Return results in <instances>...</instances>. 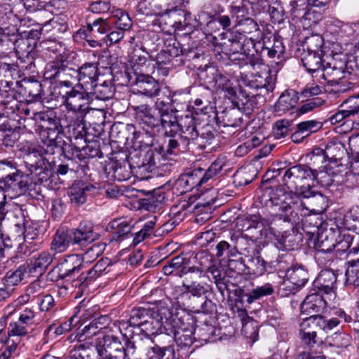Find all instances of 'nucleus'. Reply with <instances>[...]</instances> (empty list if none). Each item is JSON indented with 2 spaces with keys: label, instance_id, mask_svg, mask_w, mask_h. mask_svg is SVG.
<instances>
[{
  "label": "nucleus",
  "instance_id": "1",
  "mask_svg": "<svg viewBox=\"0 0 359 359\" xmlns=\"http://www.w3.org/2000/svg\"><path fill=\"white\" fill-rule=\"evenodd\" d=\"M258 40L254 36H248L239 32L233 39L232 49L234 52L249 56L245 67L248 69H252L250 73L251 76L255 78L256 88H264L269 90L273 88L270 83L271 77L269 67L262 62L261 56L257 53Z\"/></svg>",
  "mask_w": 359,
  "mask_h": 359
},
{
  "label": "nucleus",
  "instance_id": "2",
  "mask_svg": "<svg viewBox=\"0 0 359 359\" xmlns=\"http://www.w3.org/2000/svg\"><path fill=\"white\" fill-rule=\"evenodd\" d=\"M154 107L158 111L159 133L163 131L168 137H175L183 128L184 138L196 139L198 137L196 122L192 116L187 115L178 118V111L172 108L171 102L160 99H157Z\"/></svg>",
  "mask_w": 359,
  "mask_h": 359
},
{
  "label": "nucleus",
  "instance_id": "3",
  "mask_svg": "<svg viewBox=\"0 0 359 359\" xmlns=\"http://www.w3.org/2000/svg\"><path fill=\"white\" fill-rule=\"evenodd\" d=\"M269 199L267 205L271 207L276 213H279L284 221L297 224L299 223V211L304 203L298 194L292 191L286 192L281 187L270 189L266 191Z\"/></svg>",
  "mask_w": 359,
  "mask_h": 359
},
{
  "label": "nucleus",
  "instance_id": "4",
  "mask_svg": "<svg viewBox=\"0 0 359 359\" xmlns=\"http://www.w3.org/2000/svg\"><path fill=\"white\" fill-rule=\"evenodd\" d=\"M284 172L283 177V184L291 191H294L295 194H311L309 182L314 180L316 172L305 165L292 166L287 170L278 169L273 170L271 178L276 177L277 175Z\"/></svg>",
  "mask_w": 359,
  "mask_h": 359
},
{
  "label": "nucleus",
  "instance_id": "5",
  "mask_svg": "<svg viewBox=\"0 0 359 359\" xmlns=\"http://www.w3.org/2000/svg\"><path fill=\"white\" fill-rule=\"evenodd\" d=\"M63 98L67 108L76 114L77 120L74 124L77 126V128H74V130H77L78 135L82 138L86 133L83 118L92 97L85 90L79 91L73 88L67 92Z\"/></svg>",
  "mask_w": 359,
  "mask_h": 359
},
{
  "label": "nucleus",
  "instance_id": "6",
  "mask_svg": "<svg viewBox=\"0 0 359 359\" xmlns=\"http://www.w3.org/2000/svg\"><path fill=\"white\" fill-rule=\"evenodd\" d=\"M163 0H139L137 5V11L140 14L145 15H160L163 14H169L175 19L172 26L175 29H183L186 26L187 17L190 16L189 14L185 13L182 11H177L173 9H169L165 5H163Z\"/></svg>",
  "mask_w": 359,
  "mask_h": 359
},
{
  "label": "nucleus",
  "instance_id": "7",
  "mask_svg": "<svg viewBox=\"0 0 359 359\" xmlns=\"http://www.w3.org/2000/svg\"><path fill=\"white\" fill-rule=\"evenodd\" d=\"M348 57L341 54H334L332 55L331 61H327L325 66H323L320 78L330 83L337 85L335 92H344L346 88H342L339 86V81L345 78L346 74H351V72L347 71Z\"/></svg>",
  "mask_w": 359,
  "mask_h": 359
},
{
  "label": "nucleus",
  "instance_id": "8",
  "mask_svg": "<svg viewBox=\"0 0 359 359\" xmlns=\"http://www.w3.org/2000/svg\"><path fill=\"white\" fill-rule=\"evenodd\" d=\"M173 316L167 308H162L157 312L152 311L140 330L146 335H154L163 331L168 334V327L172 325Z\"/></svg>",
  "mask_w": 359,
  "mask_h": 359
},
{
  "label": "nucleus",
  "instance_id": "9",
  "mask_svg": "<svg viewBox=\"0 0 359 359\" xmlns=\"http://www.w3.org/2000/svg\"><path fill=\"white\" fill-rule=\"evenodd\" d=\"M171 323L168 334L173 335L177 346L182 350L189 349L194 341L193 327L181 322L176 316H173Z\"/></svg>",
  "mask_w": 359,
  "mask_h": 359
},
{
  "label": "nucleus",
  "instance_id": "10",
  "mask_svg": "<svg viewBox=\"0 0 359 359\" xmlns=\"http://www.w3.org/2000/svg\"><path fill=\"white\" fill-rule=\"evenodd\" d=\"M111 265V261L108 258H102L100 259L92 269L86 273H82L76 278L73 280L72 287L78 288L77 294L83 293L88 286L95 281L98 277L103 273H107V269Z\"/></svg>",
  "mask_w": 359,
  "mask_h": 359
},
{
  "label": "nucleus",
  "instance_id": "11",
  "mask_svg": "<svg viewBox=\"0 0 359 359\" xmlns=\"http://www.w3.org/2000/svg\"><path fill=\"white\" fill-rule=\"evenodd\" d=\"M149 53L144 46L135 48L130 55V72H126L129 78V74L133 78L145 74H153L155 70V65L153 60H149Z\"/></svg>",
  "mask_w": 359,
  "mask_h": 359
},
{
  "label": "nucleus",
  "instance_id": "12",
  "mask_svg": "<svg viewBox=\"0 0 359 359\" xmlns=\"http://www.w3.org/2000/svg\"><path fill=\"white\" fill-rule=\"evenodd\" d=\"M323 317L319 315H311L306 318L300 323V336L302 342L309 346H313L318 343L317 333L323 330Z\"/></svg>",
  "mask_w": 359,
  "mask_h": 359
},
{
  "label": "nucleus",
  "instance_id": "13",
  "mask_svg": "<svg viewBox=\"0 0 359 359\" xmlns=\"http://www.w3.org/2000/svg\"><path fill=\"white\" fill-rule=\"evenodd\" d=\"M136 119L147 133L155 135L159 133L158 111L149 105L142 104L135 109Z\"/></svg>",
  "mask_w": 359,
  "mask_h": 359
},
{
  "label": "nucleus",
  "instance_id": "14",
  "mask_svg": "<svg viewBox=\"0 0 359 359\" xmlns=\"http://www.w3.org/2000/svg\"><path fill=\"white\" fill-rule=\"evenodd\" d=\"M151 74L139 75L133 78L129 74L128 82L134 86L137 94L151 98L158 95L161 88L159 83L154 79Z\"/></svg>",
  "mask_w": 359,
  "mask_h": 359
},
{
  "label": "nucleus",
  "instance_id": "15",
  "mask_svg": "<svg viewBox=\"0 0 359 359\" xmlns=\"http://www.w3.org/2000/svg\"><path fill=\"white\" fill-rule=\"evenodd\" d=\"M311 194H300L302 202L304 203L302 210L299 211V222L302 217L309 212L320 214L324 212L327 208V200L325 196L320 193H316L310 189Z\"/></svg>",
  "mask_w": 359,
  "mask_h": 359
},
{
  "label": "nucleus",
  "instance_id": "16",
  "mask_svg": "<svg viewBox=\"0 0 359 359\" xmlns=\"http://www.w3.org/2000/svg\"><path fill=\"white\" fill-rule=\"evenodd\" d=\"M82 268L81 257L79 255L74 254L61 259L52 271L57 273L58 279H65L79 273Z\"/></svg>",
  "mask_w": 359,
  "mask_h": 359
},
{
  "label": "nucleus",
  "instance_id": "17",
  "mask_svg": "<svg viewBox=\"0 0 359 359\" xmlns=\"http://www.w3.org/2000/svg\"><path fill=\"white\" fill-rule=\"evenodd\" d=\"M96 343L97 351L102 359L105 357L114 355H123L124 346L117 337L113 335L102 334V337H97Z\"/></svg>",
  "mask_w": 359,
  "mask_h": 359
},
{
  "label": "nucleus",
  "instance_id": "18",
  "mask_svg": "<svg viewBox=\"0 0 359 359\" xmlns=\"http://www.w3.org/2000/svg\"><path fill=\"white\" fill-rule=\"evenodd\" d=\"M73 244L84 246L90 244L100 237L99 233L94 231L93 224L89 222L80 223L76 229H70Z\"/></svg>",
  "mask_w": 359,
  "mask_h": 359
},
{
  "label": "nucleus",
  "instance_id": "19",
  "mask_svg": "<svg viewBox=\"0 0 359 359\" xmlns=\"http://www.w3.org/2000/svg\"><path fill=\"white\" fill-rule=\"evenodd\" d=\"M76 70L79 83L83 90L88 91L95 83L100 81L96 63L86 62Z\"/></svg>",
  "mask_w": 359,
  "mask_h": 359
},
{
  "label": "nucleus",
  "instance_id": "20",
  "mask_svg": "<svg viewBox=\"0 0 359 359\" xmlns=\"http://www.w3.org/2000/svg\"><path fill=\"white\" fill-rule=\"evenodd\" d=\"M51 126H42L40 137L43 142V147L46 154H54L60 151L61 147L57 144V139L60 133L56 123H50Z\"/></svg>",
  "mask_w": 359,
  "mask_h": 359
},
{
  "label": "nucleus",
  "instance_id": "21",
  "mask_svg": "<svg viewBox=\"0 0 359 359\" xmlns=\"http://www.w3.org/2000/svg\"><path fill=\"white\" fill-rule=\"evenodd\" d=\"M55 255L48 251L41 252L36 257L33 258L28 264V275L38 276L42 275L48 266L53 262Z\"/></svg>",
  "mask_w": 359,
  "mask_h": 359
},
{
  "label": "nucleus",
  "instance_id": "22",
  "mask_svg": "<svg viewBox=\"0 0 359 359\" xmlns=\"http://www.w3.org/2000/svg\"><path fill=\"white\" fill-rule=\"evenodd\" d=\"M326 60L322 53L304 52L302 53V62L308 72L311 74H322Z\"/></svg>",
  "mask_w": 359,
  "mask_h": 359
},
{
  "label": "nucleus",
  "instance_id": "23",
  "mask_svg": "<svg viewBox=\"0 0 359 359\" xmlns=\"http://www.w3.org/2000/svg\"><path fill=\"white\" fill-rule=\"evenodd\" d=\"M326 301L319 292L307 295L301 305L302 313L311 315L323 311L326 308Z\"/></svg>",
  "mask_w": 359,
  "mask_h": 359
},
{
  "label": "nucleus",
  "instance_id": "24",
  "mask_svg": "<svg viewBox=\"0 0 359 359\" xmlns=\"http://www.w3.org/2000/svg\"><path fill=\"white\" fill-rule=\"evenodd\" d=\"M286 276L289 283H285L287 287L292 285V292L303 287L309 279L308 273L302 266H294L286 270Z\"/></svg>",
  "mask_w": 359,
  "mask_h": 359
},
{
  "label": "nucleus",
  "instance_id": "25",
  "mask_svg": "<svg viewBox=\"0 0 359 359\" xmlns=\"http://www.w3.org/2000/svg\"><path fill=\"white\" fill-rule=\"evenodd\" d=\"M185 53L182 44L176 39H170L165 43V47L158 53L156 60L159 63H169L172 58Z\"/></svg>",
  "mask_w": 359,
  "mask_h": 359
},
{
  "label": "nucleus",
  "instance_id": "26",
  "mask_svg": "<svg viewBox=\"0 0 359 359\" xmlns=\"http://www.w3.org/2000/svg\"><path fill=\"white\" fill-rule=\"evenodd\" d=\"M336 282L337 276L334 271L330 269H325L320 271L313 283L314 286L318 287V292L329 294L333 291Z\"/></svg>",
  "mask_w": 359,
  "mask_h": 359
},
{
  "label": "nucleus",
  "instance_id": "27",
  "mask_svg": "<svg viewBox=\"0 0 359 359\" xmlns=\"http://www.w3.org/2000/svg\"><path fill=\"white\" fill-rule=\"evenodd\" d=\"M299 94L294 90H287L279 97L275 104V110L277 112L285 113L293 109L299 100Z\"/></svg>",
  "mask_w": 359,
  "mask_h": 359
},
{
  "label": "nucleus",
  "instance_id": "28",
  "mask_svg": "<svg viewBox=\"0 0 359 359\" xmlns=\"http://www.w3.org/2000/svg\"><path fill=\"white\" fill-rule=\"evenodd\" d=\"M348 145L351 150L350 168L356 181L359 180V133L349 137Z\"/></svg>",
  "mask_w": 359,
  "mask_h": 359
},
{
  "label": "nucleus",
  "instance_id": "29",
  "mask_svg": "<svg viewBox=\"0 0 359 359\" xmlns=\"http://www.w3.org/2000/svg\"><path fill=\"white\" fill-rule=\"evenodd\" d=\"M115 88L111 81H102L95 83L92 89L88 90L90 97L94 96L97 100H106L111 98L114 94Z\"/></svg>",
  "mask_w": 359,
  "mask_h": 359
},
{
  "label": "nucleus",
  "instance_id": "30",
  "mask_svg": "<svg viewBox=\"0 0 359 359\" xmlns=\"http://www.w3.org/2000/svg\"><path fill=\"white\" fill-rule=\"evenodd\" d=\"M72 243L70 230H65L63 228L57 229L51 243V250L55 252L61 253L65 252L69 245Z\"/></svg>",
  "mask_w": 359,
  "mask_h": 359
},
{
  "label": "nucleus",
  "instance_id": "31",
  "mask_svg": "<svg viewBox=\"0 0 359 359\" xmlns=\"http://www.w3.org/2000/svg\"><path fill=\"white\" fill-rule=\"evenodd\" d=\"M93 189V187L83 183H74L69 191L72 203L76 205L83 204L86 201L87 193Z\"/></svg>",
  "mask_w": 359,
  "mask_h": 359
},
{
  "label": "nucleus",
  "instance_id": "32",
  "mask_svg": "<svg viewBox=\"0 0 359 359\" xmlns=\"http://www.w3.org/2000/svg\"><path fill=\"white\" fill-rule=\"evenodd\" d=\"M84 247L83 252L79 255L82 259V262L90 263L102 255L105 250L106 245L104 243L98 242L87 244Z\"/></svg>",
  "mask_w": 359,
  "mask_h": 359
},
{
  "label": "nucleus",
  "instance_id": "33",
  "mask_svg": "<svg viewBox=\"0 0 359 359\" xmlns=\"http://www.w3.org/2000/svg\"><path fill=\"white\" fill-rule=\"evenodd\" d=\"M182 135L185 134L183 133V128H181L175 137H170L167 147V152L168 154H175L177 149L180 150V147L186 149L191 142L196 140V139L184 138ZM198 138V137L196 140Z\"/></svg>",
  "mask_w": 359,
  "mask_h": 359
},
{
  "label": "nucleus",
  "instance_id": "34",
  "mask_svg": "<svg viewBox=\"0 0 359 359\" xmlns=\"http://www.w3.org/2000/svg\"><path fill=\"white\" fill-rule=\"evenodd\" d=\"M111 229H114L113 238L114 240H121L130 233L133 225L128 221L123 219H116L110 223Z\"/></svg>",
  "mask_w": 359,
  "mask_h": 359
},
{
  "label": "nucleus",
  "instance_id": "35",
  "mask_svg": "<svg viewBox=\"0 0 359 359\" xmlns=\"http://www.w3.org/2000/svg\"><path fill=\"white\" fill-rule=\"evenodd\" d=\"M153 310L146 308H138L131 311L130 318L128 321V325L130 327H137L141 329L143 323H145L147 318Z\"/></svg>",
  "mask_w": 359,
  "mask_h": 359
},
{
  "label": "nucleus",
  "instance_id": "36",
  "mask_svg": "<svg viewBox=\"0 0 359 359\" xmlns=\"http://www.w3.org/2000/svg\"><path fill=\"white\" fill-rule=\"evenodd\" d=\"M351 338L346 334L341 332H335L328 336L325 339V344L330 347L338 349H344L351 344Z\"/></svg>",
  "mask_w": 359,
  "mask_h": 359
},
{
  "label": "nucleus",
  "instance_id": "37",
  "mask_svg": "<svg viewBox=\"0 0 359 359\" xmlns=\"http://www.w3.org/2000/svg\"><path fill=\"white\" fill-rule=\"evenodd\" d=\"M165 194L160 191H154L150 196L140 201V205L148 211H154L165 201Z\"/></svg>",
  "mask_w": 359,
  "mask_h": 359
},
{
  "label": "nucleus",
  "instance_id": "38",
  "mask_svg": "<svg viewBox=\"0 0 359 359\" xmlns=\"http://www.w3.org/2000/svg\"><path fill=\"white\" fill-rule=\"evenodd\" d=\"M110 29V25L107 20L99 18L93 21L88 22L86 30L89 35L97 37V35H103Z\"/></svg>",
  "mask_w": 359,
  "mask_h": 359
},
{
  "label": "nucleus",
  "instance_id": "39",
  "mask_svg": "<svg viewBox=\"0 0 359 359\" xmlns=\"http://www.w3.org/2000/svg\"><path fill=\"white\" fill-rule=\"evenodd\" d=\"M186 262L187 259L182 255L176 256L168 261L169 264L173 267L175 270L182 267L180 271L182 273L187 275L195 274L198 278L203 276V271L198 267L192 266L187 269L186 267L183 266Z\"/></svg>",
  "mask_w": 359,
  "mask_h": 359
},
{
  "label": "nucleus",
  "instance_id": "40",
  "mask_svg": "<svg viewBox=\"0 0 359 359\" xmlns=\"http://www.w3.org/2000/svg\"><path fill=\"white\" fill-rule=\"evenodd\" d=\"M76 74L77 70L68 67L67 61L64 60L57 81L61 85H64L67 87H71L73 85L71 80L72 79L77 78Z\"/></svg>",
  "mask_w": 359,
  "mask_h": 359
},
{
  "label": "nucleus",
  "instance_id": "41",
  "mask_svg": "<svg viewBox=\"0 0 359 359\" xmlns=\"http://www.w3.org/2000/svg\"><path fill=\"white\" fill-rule=\"evenodd\" d=\"M324 43L323 37L319 34H312L305 38L302 47L304 52L322 53Z\"/></svg>",
  "mask_w": 359,
  "mask_h": 359
},
{
  "label": "nucleus",
  "instance_id": "42",
  "mask_svg": "<svg viewBox=\"0 0 359 359\" xmlns=\"http://www.w3.org/2000/svg\"><path fill=\"white\" fill-rule=\"evenodd\" d=\"M336 242L334 241L333 236H332L330 238L328 235H325V233H322L318 236L314 248L316 253H324L334 250Z\"/></svg>",
  "mask_w": 359,
  "mask_h": 359
},
{
  "label": "nucleus",
  "instance_id": "43",
  "mask_svg": "<svg viewBox=\"0 0 359 359\" xmlns=\"http://www.w3.org/2000/svg\"><path fill=\"white\" fill-rule=\"evenodd\" d=\"M25 273H28L27 266L25 264L20 265L15 270L8 271L4 278V283L7 285L14 286L18 285L23 278Z\"/></svg>",
  "mask_w": 359,
  "mask_h": 359
},
{
  "label": "nucleus",
  "instance_id": "44",
  "mask_svg": "<svg viewBox=\"0 0 359 359\" xmlns=\"http://www.w3.org/2000/svg\"><path fill=\"white\" fill-rule=\"evenodd\" d=\"M231 4V14L232 18L236 19V24L241 20H246V18H250L248 17V9L244 4L243 0H229Z\"/></svg>",
  "mask_w": 359,
  "mask_h": 359
},
{
  "label": "nucleus",
  "instance_id": "45",
  "mask_svg": "<svg viewBox=\"0 0 359 359\" xmlns=\"http://www.w3.org/2000/svg\"><path fill=\"white\" fill-rule=\"evenodd\" d=\"M273 292V287L270 283H266L262 286H257L247 294V302L248 304H251L254 301L259 299L262 297L272 294Z\"/></svg>",
  "mask_w": 359,
  "mask_h": 359
},
{
  "label": "nucleus",
  "instance_id": "46",
  "mask_svg": "<svg viewBox=\"0 0 359 359\" xmlns=\"http://www.w3.org/2000/svg\"><path fill=\"white\" fill-rule=\"evenodd\" d=\"M236 26L239 27L240 32L244 34H252V36L255 37L256 39H259V36L262 35L258 25L251 18L241 20Z\"/></svg>",
  "mask_w": 359,
  "mask_h": 359
},
{
  "label": "nucleus",
  "instance_id": "47",
  "mask_svg": "<svg viewBox=\"0 0 359 359\" xmlns=\"http://www.w3.org/2000/svg\"><path fill=\"white\" fill-rule=\"evenodd\" d=\"M344 151V146L340 142L330 141L325 147L323 154L325 158L336 161L341 158V154Z\"/></svg>",
  "mask_w": 359,
  "mask_h": 359
},
{
  "label": "nucleus",
  "instance_id": "48",
  "mask_svg": "<svg viewBox=\"0 0 359 359\" xmlns=\"http://www.w3.org/2000/svg\"><path fill=\"white\" fill-rule=\"evenodd\" d=\"M156 218L154 217L150 220L147 221L144 224L143 227L135 233L133 241L135 245L140 243L151 234L156 226Z\"/></svg>",
  "mask_w": 359,
  "mask_h": 359
},
{
  "label": "nucleus",
  "instance_id": "49",
  "mask_svg": "<svg viewBox=\"0 0 359 359\" xmlns=\"http://www.w3.org/2000/svg\"><path fill=\"white\" fill-rule=\"evenodd\" d=\"M346 284L359 286V259L351 261L346 272Z\"/></svg>",
  "mask_w": 359,
  "mask_h": 359
},
{
  "label": "nucleus",
  "instance_id": "50",
  "mask_svg": "<svg viewBox=\"0 0 359 359\" xmlns=\"http://www.w3.org/2000/svg\"><path fill=\"white\" fill-rule=\"evenodd\" d=\"M255 178V170L253 168H250L238 170L234 175L233 182L236 186H245L251 183Z\"/></svg>",
  "mask_w": 359,
  "mask_h": 359
},
{
  "label": "nucleus",
  "instance_id": "51",
  "mask_svg": "<svg viewBox=\"0 0 359 359\" xmlns=\"http://www.w3.org/2000/svg\"><path fill=\"white\" fill-rule=\"evenodd\" d=\"M17 171L15 163L8 160L0 161V173L2 178L15 181V177L18 176Z\"/></svg>",
  "mask_w": 359,
  "mask_h": 359
},
{
  "label": "nucleus",
  "instance_id": "52",
  "mask_svg": "<svg viewBox=\"0 0 359 359\" xmlns=\"http://www.w3.org/2000/svg\"><path fill=\"white\" fill-rule=\"evenodd\" d=\"M315 258L320 265L329 268L335 266L336 264L339 262L338 255L335 250L324 253H316Z\"/></svg>",
  "mask_w": 359,
  "mask_h": 359
},
{
  "label": "nucleus",
  "instance_id": "53",
  "mask_svg": "<svg viewBox=\"0 0 359 359\" xmlns=\"http://www.w3.org/2000/svg\"><path fill=\"white\" fill-rule=\"evenodd\" d=\"M224 162L222 159H217L215 161L208 169L205 172L203 177L198 180V184H203L207 182L210 179L216 176L223 168Z\"/></svg>",
  "mask_w": 359,
  "mask_h": 359
},
{
  "label": "nucleus",
  "instance_id": "54",
  "mask_svg": "<svg viewBox=\"0 0 359 359\" xmlns=\"http://www.w3.org/2000/svg\"><path fill=\"white\" fill-rule=\"evenodd\" d=\"M25 91L29 102H37L41 98L42 85L37 81L29 82L25 87Z\"/></svg>",
  "mask_w": 359,
  "mask_h": 359
},
{
  "label": "nucleus",
  "instance_id": "55",
  "mask_svg": "<svg viewBox=\"0 0 359 359\" xmlns=\"http://www.w3.org/2000/svg\"><path fill=\"white\" fill-rule=\"evenodd\" d=\"M297 129L299 130L300 133H302L301 138H305L310 134L317 132L322 128L320 122L309 120L302 121L297 126Z\"/></svg>",
  "mask_w": 359,
  "mask_h": 359
},
{
  "label": "nucleus",
  "instance_id": "56",
  "mask_svg": "<svg viewBox=\"0 0 359 359\" xmlns=\"http://www.w3.org/2000/svg\"><path fill=\"white\" fill-rule=\"evenodd\" d=\"M191 275H188L189 276L185 278L182 287H184L186 292L191 293L193 296L201 297L206 292V290L203 285L197 283L196 281H192L189 284V280L193 279Z\"/></svg>",
  "mask_w": 359,
  "mask_h": 359
},
{
  "label": "nucleus",
  "instance_id": "57",
  "mask_svg": "<svg viewBox=\"0 0 359 359\" xmlns=\"http://www.w3.org/2000/svg\"><path fill=\"white\" fill-rule=\"evenodd\" d=\"M64 60L62 58L48 62L45 67L44 76L46 79L57 81Z\"/></svg>",
  "mask_w": 359,
  "mask_h": 359
},
{
  "label": "nucleus",
  "instance_id": "58",
  "mask_svg": "<svg viewBox=\"0 0 359 359\" xmlns=\"http://www.w3.org/2000/svg\"><path fill=\"white\" fill-rule=\"evenodd\" d=\"M114 18L116 19L115 24L118 29H121L122 31L128 30L132 25V20L128 15V13H124L121 10H118L114 15Z\"/></svg>",
  "mask_w": 359,
  "mask_h": 359
},
{
  "label": "nucleus",
  "instance_id": "59",
  "mask_svg": "<svg viewBox=\"0 0 359 359\" xmlns=\"http://www.w3.org/2000/svg\"><path fill=\"white\" fill-rule=\"evenodd\" d=\"M325 102V100L320 97L307 100V101L302 104L299 108L296 109L298 116L309 113L315 109L320 107Z\"/></svg>",
  "mask_w": 359,
  "mask_h": 359
},
{
  "label": "nucleus",
  "instance_id": "60",
  "mask_svg": "<svg viewBox=\"0 0 359 359\" xmlns=\"http://www.w3.org/2000/svg\"><path fill=\"white\" fill-rule=\"evenodd\" d=\"M223 90L227 93L229 98L236 97L241 102V105L246 107L248 109L252 110L253 109L252 102L249 98V96H245L243 91H240L238 94H236L234 89L231 86V84L228 86V88H224Z\"/></svg>",
  "mask_w": 359,
  "mask_h": 359
},
{
  "label": "nucleus",
  "instance_id": "61",
  "mask_svg": "<svg viewBox=\"0 0 359 359\" xmlns=\"http://www.w3.org/2000/svg\"><path fill=\"white\" fill-rule=\"evenodd\" d=\"M104 328L99 322L94 320L89 325H86L82 332L83 335L86 337H91L93 336H98V337H102V334H105L102 330Z\"/></svg>",
  "mask_w": 359,
  "mask_h": 359
},
{
  "label": "nucleus",
  "instance_id": "62",
  "mask_svg": "<svg viewBox=\"0 0 359 359\" xmlns=\"http://www.w3.org/2000/svg\"><path fill=\"white\" fill-rule=\"evenodd\" d=\"M242 333L254 342L258 338V325L253 320L243 323Z\"/></svg>",
  "mask_w": 359,
  "mask_h": 359
},
{
  "label": "nucleus",
  "instance_id": "63",
  "mask_svg": "<svg viewBox=\"0 0 359 359\" xmlns=\"http://www.w3.org/2000/svg\"><path fill=\"white\" fill-rule=\"evenodd\" d=\"M291 123L286 119H282L276 121L273 128L274 136L279 139L288 135Z\"/></svg>",
  "mask_w": 359,
  "mask_h": 359
},
{
  "label": "nucleus",
  "instance_id": "64",
  "mask_svg": "<svg viewBox=\"0 0 359 359\" xmlns=\"http://www.w3.org/2000/svg\"><path fill=\"white\" fill-rule=\"evenodd\" d=\"M341 106L345 107L346 110L351 116L359 114V95L348 97Z\"/></svg>",
  "mask_w": 359,
  "mask_h": 359
}]
</instances>
